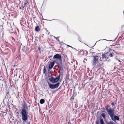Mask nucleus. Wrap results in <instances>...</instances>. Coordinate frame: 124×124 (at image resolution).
Masks as SVG:
<instances>
[{
  "instance_id": "obj_1",
  "label": "nucleus",
  "mask_w": 124,
  "mask_h": 124,
  "mask_svg": "<svg viewBox=\"0 0 124 124\" xmlns=\"http://www.w3.org/2000/svg\"><path fill=\"white\" fill-rule=\"evenodd\" d=\"M23 107H22L21 111L20 114L21 115L23 123L25 122L28 119V111L26 109L27 105L24 100H23Z\"/></svg>"
},
{
  "instance_id": "obj_2",
  "label": "nucleus",
  "mask_w": 124,
  "mask_h": 124,
  "mask_svg": "<svg viewBox=\"0 0 124 124\" xmlns=\"http://www.w3.org/2000/svg\"><path fill=\"white\" fill-rule=\"evenodd\" d=\"M105 109L108 114L112 120L115 122L116 120L119 121V117L116 116L114 113V108H111L110 106L108 105L105 107Z\"/></svg>"
},
{
  "instance_id": "obj_3",
  "label": "nucleus",
  "mask_w": 124,
  "mask_h": 124,
  "mask_svg": "<svg viewBox=\"0 0 124 124\" xmlns=\"http://www.w3.org/2000/svg\"><path fill=\"white\" fill-rule=\"evenodd\" d=\"M60 74H59L58 76L56 77L55 78L51 77L49 78V80L51 82L53 83H55L57 82L59 80L60 78Z\"/></svg>"
},
{
  "instance_id": "obj_4",
  "label": "nucleus",
  "mask_w": 124,
  "mask_h": 124,
  "mask_svg": "<svg viewBox=\"0 0 124 124\" xmlns=\"http://www.w3.org/2000/svg\"><path fill=\"white\" fill-rule=\"evenodd\" d=\"M108 53L109 57H112L115 55L116 53V52L113 50L112 49L110 48H109L108 51Z\"/></svg>"
},
{
  "instance_id": "obj_5",
  "label": "nucleus",
  "mask_w": 124,
  "mask_h": 124,
  "mask_svg": "<svg viewBox=\"0 0 124 124\" xmlns=\"http://www.w3.org/2000/svg\"><path fill=\"white\" fill-rule=\"evenodd\" d=\"M93 58L92 62V64L95 65L99 62L98 59L99 56L96 55H93Z\"/></svg>"
},
{
  "instance_id": "obj_6",
  "label": "nucleus",
  "mask_w": 124,
  "mask_h": 124,
  "mask_svg": "<svg viewBox=\"0 0 124 124\" xmlns=\"http://www.w3.org/2000/svg\"><path fill=\"white\" fill-rule=\"evenodd\" d=\"M48 84L50 88L52 89H54L57 88L60 85V83L59 82L57 83L55 85L50 84L48 82Z\"/></svg>"
},
{
  "instance_id": "obj_7",
  "label": "nucleus",
  "mask_w": 124,
  "mask_h": 124,
  "mask_svg": "<svg viewBox=\"0 0 124 124\" xmlns=\"http://www.w3.org/2000/svg\"><path fill=\"white\" fill-rule=\"evenodd\" d=\"M102 64V63H101L99 62L96 64L93 65H94V68L95 69H97V70H99L101 67Z\"/></svg>"
},
{
  "instance_id": "obj_8",
  "label": "nucleus",
  "mask_w": 124,
  "mask_h": 124,
  "mask_svg": "<svg viewBox=\"0 0 124 124\" xmlns=\"http://www.w3.org/2000/svg\"><path fill=\"white\" fill-rule=\"evenodd\" d=\"M53 59H57L60 60H61L62 59L61 56L59 54H56L54 55Z\"/></svg>"
},
{
  "instance_id": "obj_9",
  "label": "nucleus",
  "mask_w": 124,
  "mask_h": 124,
  "mask_svg": "<svg viewBox=\"0 0 124 124\" xmlns=\"http://www.w3.org/2000/svg\"><path fill=\"white\" fill-rule=\"evenodd\" d=\"M27 4H29V2L27 0H26L24 2L23 6L22 5L21 7L20 8L21 9H23L25 6L27 5Z\"/></svg>"
},
{
  "instance_id": "obj_10",
  "label": "nucleus",
  "mask_w": 124,
  "mask_h": 124,
  "mask_svg": "<svg viewBox=\"0 0 124 124\" xmlns=\"http://www.w3.org/2000/svg\"><path fill=\"white\" fill-rule=\"evenodd\" d=\"M108 51L107 53L105 54H102V57L103 58H105V59H108L109 57L108 55Z\"/></svg>"
},
{
  "instance_id": "obj_11",
  "label": "nucleus",
  "mask_w": 124,
  "mask_h": 124,
  "mask_svg": "<svg viewBox=\"0 0 124 124\" xmlns=\"http://www.w3.org/2000/svg\"><path fill=\"white\" fill-rule=\"evenodd\" d=\"M54 62H50L49 66V68L50 69H51L54 66Z\"/></svg>"
},
{
  "instance_id": "obj_12",
  "label": "nucleus",
  "mask_w": 124,
  "mask_h": 124,
  "mask_svg": "<svg viewBox=\"0 0 124 124\" xmlns=\"http://www.w3.org/2000/svg\"><path fill=\"white\" fill-rule=\"evenodd\" d=\"M35 31L37 32H39V31H40V30L38 26H36L35 27Z\"/></svg>"
},
{
  "instance_id": "obj_13",
  "label": "nucleus",
  "mask_w": 124,
  "mask_h": 124,
  "mask_svg": "<svg viewBox=\"0 0 124 124\" xmlns=\"http://www.w3.org/2000/svg\"><path fill=\"white\" fill-rule=\"evenodd\" d=\"M45 102L44 100L43 99H41L40 101V102L41 104L44 103Z\"/></svg>"
},
{
  "instance_id": "obj_14",
  "label": "nucleus",
  "mask_w": 124,
  "mask_h": 124,
  "mask_svg": "<svg viewBox=\"0 0 124 124\" xmlns=\"http://www.w3.org/2000/svg\"><path fill=\"white\" fill-rule=\"evenodd\" d=\"M100 120L101 124H105L103 119L100 118Z\"/></svg>"
},
{
  "instance_id": "obj_15",
  "label": "nucleus",
  "mask_w": 124,
  "mask_h": 124,
  "mask_svg": "<svg viewBox=\"0 0 124 124\" xmlns=\"http://www.w3.org/2000/svg\"><path fill=\"white\" fill-rule=\"evenodd\" d=\"M102 116L103 117V118H105L106 115L104 113H102L101 114Z\"/></svg>"
},
{
  "instance_id": "obj_16",
  "label": "nucleus",
  "mask_w": 124,
  "mask_h": 124,
  "mask_svg": "<svg viewBox=\"0 0 124 124\" xmlns=\"http://www.w3.org/2000/svg\"><path fill=\"white\" fill-rule=\"evenodd\" d=\"M74 97L73 96V95L71 97V98L70 99V100H73L74 99Z\"/></svg>"
},
{
  "instance_id": "obj_17",
  "label": "nucleus",
  "mask_w": 124,
  "mask_h": 124,
  "mask_svg": "<svg viewBox=\"0 0 124 124\" xmlns=\"http://www.w3.org/2000/svg\"><path fill=\"white\" fill-rule=\"evenodd\" d=\"M46 71V69L45 67H44V69H43V72L44 73H45Z\"/></svg>"
},
{
  "instance_id": "obj_18",
  "label": "nucleus",
  "mask_w": 124,
  "mask_h": 124,
  "mask_svg": "<svg viewBox=\"0 0 124 124\" xmlns=\"http://www.w3.org/2000/svg\"><path fill=\"white\" fill-rule=\"evenodd\" d=\"M108 124H114V123L113 122H109Z\"/></svg>"
},
{
  "instance_id": "obj_19",
  "label": "nucleus",
  "mask_w": 124,
  "mask_h": 124,
  "mask_svg": "<svg viewBox=\"0 0 124 124\" xmlns=\"http://www.w3.org/2000/svg\"><path fill=\"white\" fill-rule=\"evenodd\" d=\"M115 104H114V102H112V103H111V105H112V106H114L115 105Z\"/></svg>"
},
{
  "instance_id": "obj_20",
  "label": "nucleus",
  "mask_w": 124,
  "mask_h": 124,
  "mask_svg": "<svg viewBox=\"0 0 124 124\" xmlns=\"http://www.w3.org/2000/svg\"><path fill=\"white\" fill-rule=\"evenodd\" d=\"M96 124H100L99 122L98 121H96Z\"/></svg>"
},
{
  "instance_id": "obj_21",
  "label": "nucleus",
  "mask_w": 124,
  "mask_h": 124,
  "mask_svg": "<svg viewBox=\"0 0 124 124\" xmlns=\"http://www.w3.org/2000/svg\"><path fill=\"white\" fill-rule=\"evenodd\" d=\"M52 57L51 55H50L48 56V58L50 59Z\"/></svg>"
},
{
  "instance_id": "obj_22",
  "label": "nucleus",
  "mask_w": 124,
  "mask_h": 124,
  "mask_svg": "<svg viewBox=\"0 0 124 124\" xmlns=\"http://www.w3.org/2000/svg\"><path fill=\"white\" fill-rule=\"evenodd\" d=\"M7 94H9V92H8L6 93V95H7Z\"/></svg>"
},
{
  "instance_id": "obj_23",
  "label": "nucleus",
  "mask_w": 124,
  "mask_h": 124,
  "mask_svg": "<svg viewBox=\"0 0 124 124\" xmlns=\"http://www.w3.org/2000/svg\"><path fill=\"white\" fill-rule=\"evenodd\" d=\"M69 46V47H71L72 48V46H69V45H68V46Z\"/></svg>"
},
{
  "instance_id": "obj_24",
  "label": "nucleus",
  "mask_w": 124,
  "mask_h": 124,
  "mask_svg": "<svg viewBox=\"0 0 124 124\" xmlns=\"http://www.w3.org/2000/svg\"><path fill=\"white\" fill-rule=\"evenodd\" d=\"M57 41H60V40H59V39H57Z\"/></svg>"
},
{
  "instance_id": "obj_25",
  "label": "nucleus",
  "mask_w": 124,
  "mask_h": 124,
  "mask_svg": "<svg viewBox=\"0 0 124 124\" xmlns=\"http://www.w3.org/2000/svg\"><path fill=\"white\" fill-rule=\"evenodd\" d=\"M67 124H70V122H69Z\"/></svg>"
},
{
  "instance_id": "obj_26",
  "label": "nucleus",
  "mask_w": 124,
  "mask_h": 124,
  "mask_svg": "<svg viewBox=\"0 0 124 124\" xmlns=\"http://www.w3.org/2000/svg\"><path fill=\"white\" fill-rule=\"evenodd\" d=\"M56 39H57V38H56Z\"/></svg>"
},
{
  "instance_id": "obj_27",
  "label": "nucleus",
  "mask_w": 124,
  "mask_h": 124,
  "mask_svg": "<svg viewBox=\"0 0 124 124\" xmlns=\"http://www.w3.org/2000/svg\"><path fill=\"white\" fill-rule=\"evenodd\" d=\"M10 118H11V116L10 117Z\"/></svg>"
},
{
  "instance_id": "obj_28",
  "label": "nucleus",
  "mask_w": 124,
  "mask_h": 124,
  "mask_svg": "<svg viewBox=\"0 0 124 124\" xmlns=\"http://www.w3.org/2000/svg\"><path fill=\"white\" fill-rule=\"evenodd\" d=\"M10 118H11V116L10 117Z\"/></svg>"
},
{
  "instance_id": "obj_29",
  "label": "nucleus",
  "mask_w": 124,
  "mask_h": 124,
  "mask_svg": "<svg viewBox=\"0 0 124 124\" xmlns=\"http://www.w3.org/2000/svg\"><path fill=\"white\" fill-rule=\"evenodd\" d=\"M28 124H30V122H29V123Z\"/></svg>"
},
{
  "instance_id": "obj_30",
  "label": "nucleus",
  "mask_w": 124,
  "mask_h": 124,
  "mask_svg": "<svg viewBox=\"0 0 124 124\" xmlns=\"http://www.w3.org/2000/svg\"><path fill=\"white\" fill-rule=\"evenodd\" d=\"M82 51V52H83V51Z\"/></svg>"
},
{
  "instance_id": "obj_31",
  "label": "nucleus",
  "mask_w": 124,
  "mask_h": 124,
  "mask_svg": "<svg viewBox=\"0 0 124 124\" xmlns=\"http://www.w3.org/2000/svg\"><path fill=\"white\" fill-rule=\"evenodd\" d=\"M123 124H124V123Z\"/></svg>"
}]
</instances>
